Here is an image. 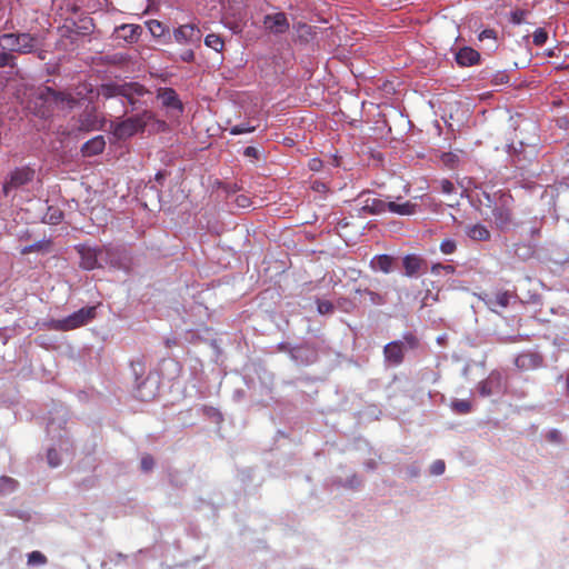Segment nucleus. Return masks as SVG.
I'll list each match as a JSON object with an SVG mask.
<instances>
[{"label":"nucleus","mask_w":569,"mask_h":569,"mask_svg":"<svg viewBox=\"0 0 569 569\" xmlns=\"http://www.w3.org/2000/svg\"><path fill=\"white\" fill-rule=\"evenodd\" d=\"M77 251L81 258L80 266L86 270H93L104 266L122 268L124 267L122 260L129 261L124 250L109 246L89 247L80 244L77 247Z\"/></svg>","instance_id":"f257e3e1"},{"label":"nucleus","mask_w":569,"mask_h":569,"mask_svg":"<svg viewBox=\"0 0 569 569\" xmlns=\"http://www.w3.org/2000/svg\"><path fill=\"white\" fill-rule=\"evenodd\" d=\"M37 99L41 101L36 113L41 118L50 117L56 109L71 110L78 104V100L68 92L56 91L50 87L39 89Z\"/></svg>","instance_id":"f03ea898"},{"label":"nucleus","mask_w":569,"mask_h":569,"mask_svg":"<svg viewBox=\"0 0 569 569\" xmlns=\"http://www.w3.org/2000/svg\"><path fill=\"white\" fill-rule=\"evenodd\" d=\"M0 48L10 51L12 54L34 53L40 48L39 38L28 32L2 33L0 36Z\"/></svg>","instance_id":"7ed1b4c3"},{"label":"nucleus","mask_w":569,"mask_h":569,"mask_svg":"<svg viewBox=\"0 0 569 569\" xmlns=\"http://www.w3.org/2000/svg\"><path fill=\"white\" fill-rule=\"evenodd\" d=\"M147 89L138 82H126V83H106L102 84L99 94L109 99L113 97H123L128 103L136 108L140 97L147 93Z\"/></svg>","instance_id":"20e7f679"},{"label":"nucleus","mask_w":569,"mask_h":569,"mask_svg":"<svg viewBox=\"0 0 569 569\" xmlns=\"http://www.w3.org/2000/svg\"><path fill=\"white\" fill-rule=\"evenodd\" d=\"M418 347V338L412 333H406L401 340H395L385 346V360L392 366H399L405 360L406 351L417 349Z\"/></svg>","instance_id":"39448f33"},{"label":"nucleus","mask_w":569,"mask_h":569,"mask_svg":"<svg viewBox=\"0 0 569 569\" xmlns=\"http://www.w3.org/2000/svg\"><path fill=\"white\" fill-rule=\"evenodd\" d=\"M96 315V307H84L64 319L51 320L49 328L58 331L73 330L87 325Z\"/></svg>","instance_id":"423d86ee"},{"label":"nucleus","mask_w":569,"mask_h":569,"mask_svg":"<svg viewBox=\"0 0 569 569\" xmlns=\"http://www.w3.org/2000/svg\"><path fill=\"white\" fill-rule=\"evenodd\" d=\"M513 198L509 193H500L492 208V221L500 230L509 229L513 223Z\"/></svg>","instance_id":"0eeeda50"},{"label":"nucleus","mask_w":569,"mask_h":569,"mask_svg":"<svg viewBox=\"0 0 569 569\" xmlns=\"http://www.w3.org/2000/svg\"><path fill=\"white\" fill-rule=\"evenodd\" d=\"M34 170L28 166L12 170L3 183V193L9 194L10 190L18 189L31 182L34 178Z\"/></svg>","instance_id":"6e6552de"},{"label":"nucleus","mask_w":569,"mask_h":569,"mask_svg":"<svg viewBox=\"0 0 569 569\" xmlns=\"http://www.w3.org/2000/svg\"><path fill=\"white\" fill-rule=\"evenodd\" d=\"M101 121L97 114L94 107L86 108L76 120L72 132H90L99 130Z\"/></svg>","instance_id":"1a4fd4ad"},{"label":"nucleus","mask_w":569,"mask_h":569,"mask_svg":"<svg viewBox=\"0 0 569 569\" xmlns=\"http://www.w3.org/2000/svg\"><path fill=\"white\" fill-rule=\"evenodd\" d=\"M505 390V382L502 373L498 370H492L489 376L479 382L478 391L482 397L501 393Z\"/></svg>","instance_id":"9d476101"},{"label":"nucleus","mask_w":569,"mask_h":569,"mask_svg":"<svg viewBox=\"0 0 569 569\" xmlns=\"http://www.w3.org/2000/svg\"><path fill=\"white\" fill-rule=\"evenodd\" d=\"M144 128V122L140 117H131L119 123L113 128V134L118 139H126L133 136Z\"/></svg>","instance_id":"9b49d317"},{"label":"nucleus","mask_w":569,"mask_h":569,"mask_svg":"<svg viewBox=\"0 0 569 569\" xmlns=\"http://www.w3.org/2000/svg\"><path fill=\"white\" fill-rule=\"evenodd\" d=\"M543 363V357L535 351H525L515 358V366L520 371H530L538 369Z\"/></svg>","instance_id":"f8f14e48"},{"label":"nucleus","mask_w":569,"mask_h":569,"mask_svg":"<svg viewBox=\"0 0 569 569\" xmlns=\"http://www.w3.org/2000/svg\"><path fill=\"white\" fill-rule=\"evenodd\" d=\"M263 24L273 33H284L289 29L288 19L282 12L266 16Z\"/></svg>","instance_id":"ddd939ff"},{"label":"nucleus","mask_w":569,"mask_h":569,"mask_svg":"<svg viewBox=\"0 0 569 569\" xmlns=\"http://www.w3.org/2000/svg\"><path fill=\"white\" fill-rule=\"evenodd\" d=\"M174 40L188 43L200 40V30L194 24H182L173 31Z\"/></svg>","instance_id":"4468645a"},{"label":"nucleus","mask_w":569,"mask_h":569,"mask_svg":"<svg viewBox=\"0 0 569 569\" xmlns=\"http://www.w3.org/2000/svg\"><path fill=\"white\" fill-rule=\"evenodd\" d=\"M456 61L461 67H471L479 63L480 53L470 47H463L456 53Z\"/></svg>","instance_id":"2eb2a0df"},{"label":"nucleus","mask_w":569,"mask_h":569,"mask_svg":"<svg viewBox=\"0 0 569 569\" xmlns=\"http://www.w3.org/2000/svg\"><path fill=\"white\" fill-rule=\"evenodd\" d=\"M106 140L103 136H96L84 142L81 147V153L84 157H93L103 152Z\"/></svg>","instance_id":"dca6fc26"},{"label":"nucleus","mask_w":569,"mask_h":569,"mask_svg":"<svg viewBox=\"0 0 569 569\" xmlns=\"http://www.w3.org/2000/svg\"><path fill=\"white\" fill-rule=\"evenodd\" d=\"M387 203L388 201L368 196L362 201L361 210L369 214H380L387 211Z\"/></svg>","instance_id":"f3484780"},{"label":"nucleus","mask_w":569,"mask_h":569,"mask_svg":"<svg viewBox=\"0 0 569 569\" xmlns=\"http://www.w3.org/2000/svg\"><path fill=\"white\" fill-rule=\"evenodd\" d=\"M402 264L405 268V274L407 277H413L419 273L423 266H426V261L416 254H407L402 259Z\"/></svg>","instance_id":"a211bd4d"},{"label":"nucleus","mask_w":569,"mask_h":569,"mask_svg":"<svg viewBox=\"0 0 569 569\" xmlns=\"http://www.w3.org/2000/svg\"><path fill=\"white\" fill-rule=\"evenodd\" d=\"M158 98L161 100L164 107L182 111V103L178 98L177 92L172 88H161L158 92Z\"/></svg>","instance_id":"6ab92c4d"},{"label":"nucleus","mask_w":569,"mask_h":569,"mask_svg":"<svg viewBox=\"0 0 569 569\" xmlns=\"http://www.w3.org/2000/svg\"><path fill=\"white\" fill-rule=\"evenodd\" d=\"M388 208L387 210L399 214V216H411L416 213L417 211V204L410 201H406L403 203H398L396 201H388L387 203Z\"/></svg>","instance_id":"aec40b11"},{"label":"nucleus","mask_w":569,"mask_h":569,"mask_svg":"<svg viewBox=\"0 0 569 569\" xmlns=\"http://www.w3.org/2000/svg\"><path fill=\"white\" fill-rule=\"evenodd\" d=\"M356 293H359L361 297H363V300H360V302H363L366 305H371V306H382L386 303V296L385 295H380L378 292H375L370 289H356L355 290Z\"/></svg>","instance_id":"412c9836"},{"label":"nucleus","mask_w":569,"mask_h":569,"mask_svg":"<svg viewBox=\"0 0 569 569\" xmlns=\"http://www.w3.org/2000/svg\"><path fill=\"white\" fill-rule=\"evenodd\" d=\"M466 234L475 241H488L491 237L488 228L481 223L467 226Z\"/></svg>","instance_id":"4be33fe9"},{"label":"nucleus","mask_w":569,"mask_h":569,"mask_svg":"<svg viewBox=\"0 0 569 569\" xmlns=\"http://www.w3.org/2000/svg\"><path fill=\"white\" fill-rule=\"evenodd\" d=\"M393 258L388 254H379L373 257L371 260L372 269L380 270L385 273H389L392 270Z\"/></svg>","instance_id":"5701e85b"},{"label":"nucleus","mask_w":569,"mask_h":569,"mask_svg":"<svg viewBox=\"0 0 569 569\" xmlns=\"http://www.w3.org/2000/svg\"><path fill=\"white\" fill-rule=\"evenodd\" d=\"M511 295L508 291H498L492 297H490L487 303L490 307L498 306L500 308H507L510 302Z\"/></svg>","instance_id":"b1692460"},{"label":"nucleus","mask_w":569,"mask_h":569,"mask_svg":"<svg viewBox=\"0 0 569 569\" xmlns=\"http://www.w3.org/2000/svg\"><path fill=\"white\" fill-rule=\"evenodd\" d=\"M51 241L50 240H40L32 244L26 246L20 250V253L26 256L31 252H47L50 250Z\"/></svg>","instance_id":"393cba45"},{"label":"nucleus","mask_w":569,"mask_h":569,"mask_svg":"<svg viewBox=\"0 0 569 569\" xmlns=\"http://www.w3.org/2000/svg\"><path fill=\"white\" fill-rule=\"evenodd\" d=\"M204 44L211 49H213L217 52H221L224 48V41L223 39L216 33H209L204 38Z\"/></svg>","instance_id":"a878e982"},{"label":"nucleus","mask_w":569,"mask_h":569,"mask_svg":"<svg viewBox=\"0 0 569 569\" xmlns=\"http://www.w3.org/2000/svg\"><path fill=\"white\" fill-rule=\"evenodd\" d=\"M450 406L451 409L459 415H467L472 409V403L465 399H455Z\"/></svg>","instance_id":"bb28decb"},{"label":"nucleus","mask_w":569,"mask_h":569,"mask_svg":"<svg viewBox=\"0 0 569 569\" xmlns=\"http://www.w3.org/2000/svg\"><path fill=\"white\" fill-rule=\"evenodd\" d=\"M121 31L126 32V33H123L122 37L127 41L133 42V41L138 40V38L140 36L141 28L139 26L129 24V26H122Z\"/></svg>","instance_id":"cd10ccee"},{"label":"nucleus","mask_w":569,"mask_h":569,"mask_svg":"<svg viewBox=\"0 0 569 569\" xmlns=\"http://www.w3.org/2000/svg\"><path fill=\"white\" fill-rule=\"evenodd\" d=\"M17 66V58L10 51L2 50L0 52V68L10 67L14 68Z\"/></svg>","instance_id":"c85d7f7f"},{"label":"nucleus","mask_w":569,"mask_h":569,"mask_svg":"<svg viewBox=\"0 0 569 569\" xmlns=\"http://www.w3.org/2000/svg\"><path fill=\"white\" fill-rule=\"evenodd\" d=\"M17 481L10 477H1L0 478V492H11L16 489Z\"/></svg>","instance_id":"c756f323"},{"label":"nucleus","mask_w":569,"mask_h":569,"mask_svg":"<svg viewBox=\"0 0 569 569\" xmlns=\"http://www.w3.org/2000/svg\"><path fill=\"white\" fill-rule=\"evenodd\" d=\"M81 26L76 24V32L78 34H89L93 29V22L91 18H83L80 20Z\"/></svg>","instance_id":"7c9ffc66"},{"label":"nucleus","mask_w":569,"mask_h":569,"mask_svg":"<svg viewBox=\"0 0 569 569\" xmlns=\"http://www.w3.org/2000/svg\"><path fill=\"white\" fill-rule=\"evenodd\" d=\"M317 310L320 315H329L335 310V305L328 300L317 299Z\"/></svg>","instance_id":"2f4dec72"},{"label":"nucleus","mask_w":569,"mask_h":569,"mask_svg":"<svg viewBox=\"0 0 569 569\" xmlns=\"http://www.w3.org/2000/svg\"><path fill=\"white\" fill-rule=\"evenodd\" d=\"M548 40V33L543 28H538L532 34V42L535 46L541 47Z\"/></svg>","instance_id":"473e14b6"},{"label":"nucleus","mask_w":569,"mask_h":569,"mask_svg":"<svg viewBox=\"0 0 569 569\" xmlns=\"http://www.w3.org/2000/svg\"><path fill=\"white\" fill-rule=\"evenodd\" d=\"M457 250V243L452 239H445L440 243V251L443 254H452Z\"/></svg>","instance_id":"72a5a7b5"},{"label":"nucleus","mask_w":569,"mask_h":569,"mask_svg":"<svg viewBox=\"0 0 569 569\" xmlns=\"http://www.w3.org/2000/svg\"><path fill=\"white\" fill-rule=\"evenodd\" d=\"M527 14H528V11H526V10H522V9L513 10L510 13V21L513 24H521L525 22Z\"/></svg>","instance_id":"f704fd0d"},{"label":"nucleus","mask_w":569,"mask_h":569,"mask_svg":"<svg viewBox=\"0 0 569 569\" xmlns=\"http://www.w3.org/2000/svg\"><path fill=\"white\" fill-rule=\"evenodd\" d=\"M254 127L249 123H240L230 128V133L233 136L249 133L254 131Z\"/></svg>","instance_id":"c9c22d12"},{"label":"nucleus","mask_w":569,"mask_h":569,"mask_svg":"<svg viewBox=\"0 0 569 569\" xmlns=\"http://www.w3.org/2000/svg\"><path fill=\"white\" fill-rule=\"evenodd\" d=\"M141 470L144 472L151 471L154 467V459L151 455L146 453L141 457L140 461Z\"/></svg>","instance_id":"e433bc0d"},{"label":"nucleus","mask_w":569,"mask_h":569,"mask_svg":"<svg viewBox=\"0 0 569 569\" xmlns=\"http://www.w3.org/2000/svg\"><path fill=\"white\" fill-rule=\"evenodd\" d=\"M509 82V76L506 71H497L492 74L491 83L495 86H500Z\"/></svg>","instance_id":"4c0bfd02"},{"label":"nucleus","mask_w":569,"mask_h":569,"mask_svg":"<svg viewBox=\"0 0 569 569\" xmlns=\"http://www.w3.org/2000/svg\"><path fill=\"white\" fill-rule=\"evenodd\" d=\"M28 562L30 565H43L47 562V558L43 553H41L40 551H32L31 553H29L28 556Z\"/></svg>","instance_id":"58836bf2"},{"label":"nucleus","mask_w":569,"mask_h":569,"mask_svg":"<svg viewBox=\"0 0 569 569\" xmlns=\"http://www.w3.org/2000/svg\"><path fill=\"white\" fill-rule=\"evenodd\" d=\"M148 27H149V30L151 31V33L154 36V37H161L164 32V27L161 22L157 21V20H151L149 23H148Z\"/></svg>","instance_id":"ea45409f"},{"label":"nucleus","mask_w":569,"mask_h":569,"mask_svg":"<svg viewBox=\"0 0 569 569\" xmlns=\"http://www.w3.org/2000/svg\"><path fill=\"white\" fill-rule=\"evenodd\" d=\"M337 307L345 312H351L355 308V303L348 298L341 297L337 300Z\"/></svg>","instance_id":"a19ab883"},{"label":"nucleus","mask_w":569,"mask_h":569,"mask_svg":"<svg viewBox=\"0 0 569 569\" xmlns=\"http://www.w3.org/2000/svg\"><path fill=\"white\" fill-rule=\"evenodd\" d=\"M446 465L443 460H436L430 466V472L433 476H440L445 472Z\"/></svg>","instance_id":"79ce46f5"},{"label":"nucleus","mask_w":569,"mask_h":569,"mask_svg":"<svg viewBox=\"0 0 569 569\" xmlns=\"http://www.w3.org/2000/svg\"><path fill=\"white\" fill-rule=\"evenodd\" d=\"M47 460L50 467L54 468L59 466L60 458L56 449H49L47 452Z\"/></svg>","instance_id":"37998d69"},{"label":"nucleus","mask_w":569,"mask_h":569,"mask_svg":"<svg viewBox=\"0 0 569 569\" xmlns=\"http://www.w3.org/2000/svg\"><path fill=\"white\" fill-rule=\"evenodd\" d=\"M297 31L299 32V38L305 40H308V37L311 36V27L306 23H298Z\"/></svg>","instance_id":"c03bdc74"},{"label":"nucleus","mask_w":569,"mask_h":569,"mask_svg":"<svg viewBox=\"0 0 569 569\" xmlns=\"http://www.w3.org/2000/svg\"><path fill=\"white\" fill-rule=\"evenodd\" d=\"M478 39L480 41H483L486 39H492V40H496L497 39V32L493 30V29H485L482 30L479 36H478Z\"/></svg>","instance_id":"a18cd8bd"},{"label":"nucleus","mask_w":569,"mask_h":569,"mask_svg":"<svg viewBox=\"0 0 569 569\" xmlns=\"http://www.w3.org/2000/svg\"><path fill=\"white\" fill-rule=\"evenodd\" d=\"M437 268H441V270H443L447 273H453L455 272V267L453 266H451V264H442V263L433 264L431 267V272L436 273L437 272Z\"/></svg>","instance_id":"49530a36"},{"label":"nucleus","mask_w":569,"mask_h":569,"mask_svg":"<svg viewBox=\"0 0 569 569\" xmlns=\"http://www.w3.org/2000/svg\"><path fill=\"white\" fill-rule=\"evenodd\" d=\"M62 212L58 209L53 210L52 213L49 214V218H48V221L52 224H57L61 221L62 219Z\"/></svg>","instance_id":"de8ad7c7"},{"label":"nucleus","mask_w":569,"mask_h":569,"mask_svg":"<svg viewBox=\"0 0 569 569\" xmlns=\"http://www.w3.org/2000/svg\"><path fill=\"white\" fill-rule=\"evenodd\" d=\"M236 203L240 208H248L250 206V199L244 194H240L236 198Z\"/></svg>","instance_id":"09e8293b"},{"label":"nucleus","mask_w":569,"mask_h":569,"mask_svg":"<svg viewBox=\"0 0 569 569\" xmlns=\"http://www.w3.org/2000/svg\"><path fill=\"white\" fill-rule=\"evenodd\" d=\"M441 190L449 194L455 190V186L450 180L445 179L441 181Z\"/></svg>","instance_id":"8fccbe9b"},{"label":"nucleus","mask_w":569,"mask_h":569,"mask_svg":"<svg viewBox=\"0 0 569 569\" xmlns=\"http://www.w3.org/2000/svg\"><path fill=\"white\" fill-rule=\"evenodd\" d=\"M243 154L249 158L258 159L259 151L256 147L249 146L244 149Z\"/></svg>","instance_id":"3c124183"},{"label":"nucleus","mask_w":569,"mask_h":569,"mask_svg":"<svg viewBox=\"0 0 569 569\" xmlns=\"http://www.w3.org/2000/svg\"><path fill=\"white\" fill-rule=\"evenodd\" d=\"M547 439L549 441H552V442H560L561 441V435L558 430L553 429V430H550L548 433H547Z\"/></svg>","instance_id":"603ef678"},{"label":"nucleus","mask_w":569,"mask_h":569,"mask_svg":"<svg viewBox=\"0 0 569 569\" xmlns=\"http://www.w3.org/2000/svg\"><path fill=\"white\" fill-rule=\"evenodd\" d=\"M181 60L184 61V62H192L194 60V53L192 50H186L182 54H181Z\"/></svg>","instance_id":"864d4df0"},{"label":"nucleus","mask_w":569,"mask_h":569,"mask_svg":"<svg viewBox=\"0 0 569 569\" xmlns=\"http://www.w3.org/2000/svg\"><path fill=\"white\" fill-rule=\"evenodd\" d=\"M164 343L168 348H171L177 345V340L174 338H168L166 339Z\"/></svg>","instance_id":"5fc2aeb1"},{"label":"nucleus","mask_w":569,"mask_h":569,"mask_svg":"<svg viewBox=\"0 0 569 569\" xmlns=\"http://www.w3.org/2000/svg\"><path fill=\"white\" fill-rule=\"evenodd\" d=\"M164 177H166V174H164L163 172H161V171H160V172H158V173L156 174V180H157L158 182H160V181H162V180L164 179Z\"/></svg>","instance_id":"6e6d98bb"},{"label":"nucleus","mask_w":569,"mask_h":569,"mask_svg":"<svg viewBox=\"0 0 569 569\" xmlns=\"http://www.w3.org/2000/svg\"><path fill=\"white\" fill-rule=\"evenodd\" d=\"M351 485H352V486H353V485H355V486H358V485H360V480H359L356 476H353V477H352Z\"/></svg>","instance_id":"4d7b16f0"},{"label":"nucleus","mask_w":569,"mask_h":569,"mask_svg":"<svg viewBox=\"0 0 569 569\" xmlns=\"http://www.w3.org/2000/svg\"><path fill=\"white\" fill-rule=\"evenodd\" d=\"M138 391H139V393H140L141 399L146 400V398H144V397H143V395L141 393V386L138 388Z\"/></svg>","instance_id":"13d9d810"},{"label":"nucleus","mask_w":569,"mask_h":569,"mask_svg":"<svg viewBox=\"0 0 569 569\" xmlns=\"http://www.w3.org/2000/svg\"><path fill=\"white\" fill-rule=\"evenodd\" d=\"M42 53H43V51H41V50H40V51H39V53H38V57H39L40 59H44V57L42 56Z\"/></svg>","instance_id":"bf43d9fd"},{"label":"nucleus","mask_w":569,"mask_h":569,"mask_svg":"<svg viewBox=\"0 0 569 569\" xmlns=\"http://www.w3.org/2000/svg\"><path fill=\"white\" fill-rule=\"evenodd\" d=\"M311 169H317V163H313V166H311Z\"/></svg>","instance_id":"052dcab7"},{"label":"nucleus","mask_w":569,"mask_h":569,"mask_svg":"<svg viewBox=\"0 0 569 569\" xmlns=\"http://www.w3.org/2000/svg\"><path fill=\"white\" fill-rule=\"evenodd\" d=\"M311 169H317V163H313V166H311Z\"/></svg>","instance_id":"680f3d73"}]
</instances>
